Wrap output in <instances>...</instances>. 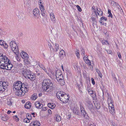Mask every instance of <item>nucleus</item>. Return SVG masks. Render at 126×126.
<instances>
[{
    "label": "nucleus",
    "instance_id": "obj_32",
    "mask_svg": "<svg viewBox=\"0 0 126 126\" xmlns=\"http://www.w3.org/2000/svg\"><path fill=\"white\" fill-rule=\"evenodd\" d=\"M47 106L50 108L52 109L54 107V106L53 105L52 103H48L47 104Z\"/></svg>",
    "mask_w": 126,
    "mask_h": 126
},
{
    "label": "nucleus",
    "instance_id": "obj_34",
    "mask_svg": "<svg viewBox=\"0 0 126 126\" xmlns=\"http://www.w3.org/2000/svg\"><path fill=\"white\" fill-rule=\"evenodd\" d=\"M79 50L78 49H77L76 51L75 52L76 55L78 58H79Z\"/></svg>",
    "mask_w": 126,
    "mask_h": 126
},
{
    "label": "nucleus",
    "instance_id": "obj_1",
    "mask_svg": "<svg viewBox=\"0 0 126 126\" xmlns=\"http://www.w3.org/2000/svg\"><path fill=\"white\" fill-rule=\"evenodd\" d=\"M53 84L49 79H45L42 84V88L44 91L48 92L52 88Z\"/></svg>",
    "mask_w": 126,
    "mask_h": 126
},
{
    "label": "nucleus",
    "instance_id": "obj_2",
    "mask_svg": "<svg viewBox=\"0 0 126 126\" xmlns=\"http://www.w3.org/2000/svg\"><path fill=\"white\" fill-rule=\"evenodd\" d=\"M8 61V58L3 54H0V68H2L6 63Z\"/></svg>",
    "mask_w": 126,
    "mask_h": 126
},
{
    "label": "nucleus",
    "instance_id": "obj_20",
    "mask_svg": "<svg viewBox=\"0 0 126 126\" xmlns=\"http://www.w3.org/2000/svg\"><path fill=\"white\" fill-rule=\"evenodd\" d=\"M26 68L25 67H23L22 68L21 70V73L23 75H24V73H25L27 72L28 70L26 69Z\"/></svg>",
    "mask_w": 126,
    "mask_h": 126
},
{
    "label": "nucleus",
    "instance_id": "obj_43",
    "mask_svg": "<svg viewBox=\"0 0 126 126\" xmlns=\"http://www.w3.org/2000/svg\"><path fill=\"white\" fill-rule=\"evenodd\" d=\"M7 118L5 115L2 116V119L4 121H6L7 120Z\"/></svg>",
    "mask_w": 126,
    "mask_h": 126
},
{
    "label": "nucleus",
    "instance_id": "obj_11",
    "mask_svg": "<svg viewBox=\"0 0 126 126\" xmlns=\"http://www.w3.org/2000/svg\"><path fill=\"white\" fill-rule=\"evenodd\" d=\"M58 79H57L58 83L61 86H63L65 84V82L64 79L63 77H62V76Z\"/></svg>",
    "mask_w": 126,
    "mask_h": 126
},
{
    "label": "nucleus",
    "instance_id": "obj_7",
    "mask_svg": "<svg viewBox=\"0 0 126 126\" xmlns=\"http://www.w3.org/2000/svg\"><path fill=\"white\" fill-rule=\"evenodd\" d=\"M69 97L68 95L66 94H63L62 97L60 99V100L63 103H65L68 102Z\"/></svg>",
    "mask_w": 126,
    "mask_h": 126
},
{
    "label": "nucleus",
    "instance_id": "obj_48",
    "mask_svg": "<svg viewBox=\"0 0 126 126\" xmlns=\"http://www.w3.org/2000/svg\"><path fill=\"white\" fill-rule=\"evenodd\" d=\"M77 7L78 9L79 10L80 12H81L82 11V9L78 5H77Z\"/></svg>",
    "mask_w": 126,
    "mask_h": 126
},
{
    "label": "nucleus",
    "instance_id": "obj_44",
    "mask_svg": "<svg viewBox=\"0 0 126 126\" xmlns=\"http://www.w3.org/2000/svg\"><path fill=\"white\" fill-rule=\"evenodd\" d=\"M5 43V42L3 40H0V45L1 46H3Z\"/></svg>",
    "mask_w": 126,
    "mask_h": 126
},
{
    "label": "nucleus",
    "instance_id": "obj_35",
    "mask_svg": "<svg viewBox=\"0 0 126 126\" xmlns=\"http://www.w3.org/2000/svg\"><path fill=\"white\" fill-rule=\"evenodd\" d=\"M80 52L82 56H84L85 55V51L82 48H81Z\"/></svg>",
    "mask_w": 126,
    "mask_h": 126
},
{
    "label": "nucleus",
    "instance_id": "obj_15",
    "mask_svg": "<svg viewBox=\"0 0 126 126\" xmlns=\"http://www.w3.org/2000/svg\"><path fill=\"white\" fill-rule=\"evenodd\" d=\"M36 107L37 108L41 109L43 106V105L38 102H36L35 104Z\"/></svg>",
    "mask_w": 126,
    "mask_h": 126
},
{
    "label": "nucleus",
    "instance_id": "obj_40",
    "mask_svg": "<svg viewBox=\"0 0 126 126\" xmlns=\"http://www.w3.org/2000/svg\"><path fill=\"white\" fill-rule=\"evenodd\" d=\"M23 92H24L25 93H27L28 92V89L27 87H26L25 86H24V88H23Z\"/></svg>",
    "mask_w": 126,
    "mask_h": 126
},
{
    "label": "nucleus",
    "instance_id": "obj_58",
    "mask_svg": "<svg viewBox=\"0 0 126 126\" xmlns=\"http://www.w3.org/2000/svg\"><path fill=\"white\" fill-rule=\"evenodd\" d=\"M117 54L119 58H121V57L120 53L119 52H118L117 53Z\"/></svg>",
    "mask_w": 126,
    "mask_h": 126
},
{
    "label": "nucleus",
    "instance_id": "obj_18",
    "mask_svg": "<svg viewBox=\"0 0 126 126\" xmlns=\"http://www.w3.org/2000/svg\"><path fill=\"white\" fill-rule=\"evenodd\" d=\"M63 93L60 91L58 92L56 94V96L57 98L58 99H60L61 98V97L63 95Z\"/></svg>",
    "mask_w": 126,
    "mask_h": 126
},
{
    "label": "nucleus",
    "instance_id": "obj_5",
    "mask_svg": "<svg viewBox=\"0 0 126 126\" xmlns=\"http://www.w3.org/2000/svg\"><path fill=\"white\" fill-rule=\"evenodd\" d=\"M7 62H8L5 63L1 69H6V70H10L13 67V65L12 63L9 62V61L8 59V61Z\"/></svg>",
    "mask_w": 126,
    "mask_h": 126
},
{
    "label": "nucleus",
    "instance_id": "obj_63",
    "mask_svg": "<svg viewBox=\"0 0 126 126\" xmlns=\"http://www.w3.org/2000/svg\"><path fill=\"white\" fill-rule=\"evenodd\" d=\"M83 59L85 61L86 60H88V59L87 58V57H86L85 56H84L83 58Z\"/></svg>",
    "mask_w": 126,
    "mask_h": 126
},
{
    "label": "nucleus",
    "instance_id": "obj_37",
    "mask_svg": "<svg viewBox=\"0 0 126 126\" xmlns=\"http://www.w3.org/2000/svg\"><path fill=\"white\" fill-rule=\"evenodd\" d=\"M30 119H28L27 118H25L24 119L23 121L26 123H29L30 122Z\"/></svg>",
    "mask_w": 126,
    "mask_h": 126
},
{
    "label": "nucleus",
    "instance_id": "obj_60",
    "mask_svg": "<svg viewBox=\"0 0 126 126\" xmlns=\"http://www.w3.org/2000/svg\"><path fill=\"white\" fill-rule=\"evenodd\" d=\"M50 48L51 50H52L51 49H52V50L53 51H55V49H53V47L52 46H50Z\"/></svg>",
    "mask_w": 126,
    "mask_h": 126
},
{
    "label": "nucleus",
    "instance_id": "obj_10",
    "mask_svg": "<svg viewBox=\"0 0 126 126\" xmlns=\"http://www.w3.org/2000/svg\"><path fill=\"white\" fill-rule=\"evenodd\" d=\"M55 75L57 79L61 78L62 76V77H63L62 72L60 70H57L56 71Z\"/></svg>",
    "mask_w": 126,
    "mask_h": 126
},
{
    "label": "nucleus",
    "instance_id": "obj_61",
    "mask_svg": "<svg viewBox=\"0 0 126 126\" xmlns=\"http://www.w3.org/2000/svg\"><path fill=\"white\" fill-rule=\"evenodd\" d=\"M25 62L26 63H27V64L30 63V62L29 61L27 60H25Z\"/></svg>",
    "mask_w": 126,
    "mask_h": 126
},
{
    "label": "nucleus",
    "instance_id": "obj_41",
    "mask_svg": "<svg viewBox=\"0 0 126 126\" xmlns=\"http://www.w3.org/2000/svg\"><path fill=\"white\" fill-rule=\"evenodd\" d=\"M116 6H117V7L118 8V9H119L120 10V11L121 12H123V10H122L121 8V7H120V6L118 5H116Z\"/></svg>",
    "mask_w": 126,
    "mask_h": 126
},
{
    "label": "nucleus",
    "instance_id": "obj_51",
    "mask_svg": "<svg viewBox=\"0 0 126 126\" xmlns=\"http://www.w3.org/2000/svg\"><path fill=\"white\" fill-rule=\"evenodd\" d=\"M91 80L92 81V83L93 85H94L95 84V82L94 80L93 79V78H91Z\"/></svg>",
    "mask_w": 126,
    "mask_h": 126
},
{
    "label": "nucleus",
    "instance_id": "obj_4",
    "mask_svg": "<svg viewBox=\"0 0 126 126\" xmlns=\"http://www.w3.org/2000/svg\"><path fill=\"white\" fill-rule=\"evenodd\" d=\"M10 46L12 49L14 53H16L18 51L17 44L15 41H11L10 43Z\"/></svg>",
    "mask_w": 126,
    "mask_h": 126
},
{
    "label": "nucleus",
    "instance_id": "obj_55",
    "mask_svg": "<svg viewBox=\"0 0 126 126\" xmlns=\"http://www.w3.org/2000/svg\"><path fill=\"white\" fill-rule=\"evenodd\" d=\"M47 108L46 107H43L42 109V110L43 111H45L47 110Z\"/></svg>",
    "mask_w": 126,
    "mask_h": 126
},
{
    "label": "nucleus",
    "instance_id": "obj_39",
    "mask_svg": "<svg viewBox=\"0 0 126 126\" xmlns=\"http://www.w3.org/2000/svg\"><path fill=\"white\" fill-rule=\"evenodd\" d=\"M81 112L82 115L84 117L85 116L86 114V113L85 110L81 111Z\"/></svg>",
    "mask_w": 126,
    "mask_h": 126
},
{
    "label": "nucleus",
    "instance_id": "obj_59",
    "mask_svg": "<svg viewBox=\"0 0 126 126\" xmlns=\"http://www.w3.org/2000/svg\"><path fill=\"white\" fill-rule=\"evenodd\" d=\"M113 79L115 82H117L118 81L116 77L115 76L113 77Z\"/></svg>",
    "mask_w": 126,
    "mask_h": 126
},
{
    "label": "nucleus",
    "instance_id": "obj_38",
    "mask_svg": "<svg viewBox=\"0 0 126 126\" xmlns=\"http://www.w3.org/2000/svg\"><path fill=\"white\" fill-rule=\"evenodd\" d=\"M31 115L29 114H27L26 115L27 118L30 120L31 119L32 117L31 116Z\"/></svg>",
    "mask_w": 126,
    "mask_h": 126
},
{
    "label": "nucleus",
    "instance_id": "obj_49",
    "mask_svg": "<svg viewBox=\"0 0 126 126\" xmlns=\"http://www.w3.org/2000/svg\"><path fill=\"white\" fill-rule=\"evenodd\" d=\"M101 19L102 20L106 21L107 20V18L104 16H102L101 17Z\"/></svg>",
    "mask_w": 126,
    "mask_h": 126
},
{
    "label": "nucleus",
    "instance_id": "obj_22",
    "mask_svg": "<svg viewBox=\"0 0 126 126\" xmlns=\"http://www.w3.org/2000/svg\"><path fill=\"white\" fill-rule=\"evenodd\" d=\"M73 112L74 113L77 115L79 114L80 112L78 110V109L76 108H74Z\"/></svg>",
    "mask_w": 126,
    "mask_h": 126
},
{
    "label": "nucleus",
    "instance_id": "obj_45",
    "mask_svg": "<svg viewBox=\"0 0 126 126\" xmlns=\"http://www.w3.org/2000/svg\"><path fill=\"white\" fill-rule=\"evenodd\" d=\"M55 46H56V51H58L59 48V45L58 44H55Z\"/></svg>",
    "mask_w": 126,
    "mask_h": 126
},
{
    "label": "nucleus",
    "instance_id": "obj_54",
    "mask_svg": "<svg viewBox=\"0 0 126 126\" xmlns=\"http://www.w3.org/2000/svg\"><path fill=\"white\" fill-rule=\"evenodd\" d=\"M78 84V83H77V85L78 86V89H80V88H81V87L82 86V84Z\"/></svg>",
    "mask_w": 126,
    "mask_h": 126
},
{
    "label": "nucleus",
    "instance_id": "obj_31",
    "mask_svg": "<svg viewBox=\"0 0 126 126\" xmlns=\"http://www.w3.org/2000/svg\"><path fill=\"white\" fill-rule=\"evenodd\" d=\"M101 42L102 44L103 45H107V43L108 45L109 44V42L106 40H102L101 41Z\"/></svg>",
    "mask_w": 126,
    "mask_h": 126
},
{
    "label": "nucleus",
    "instance_id": "obj_36",
    "mask_svg": "<svg viewBox=\"0 0 126 126\" xmlns=\"http://www.w3.org/2000/svg\"><path fill=\"white\" fill-rule=\"evenodd\" d=\"M34 77H33V76L32 75H31V74L30 75H29L28 76V78L30 79H31L32 80H33V79H34Z\"/></svg>",
    "mask_w": 126,
    "mask_h": 126
},
{
    "label": "nucleus",
    "instance_id": "obj_6",
    "mask_svg": "<svg viewBox=\"0 0 126 126\" xmlns=\"http://www.w3.org/2000/svg\"><path fill=\"white\" fill-rule=\"evenodd\" d=\"M21 89H18L15 90V94L18 96H22L25 94L24 92H23V88Z\"/></svg>",
    "mask_w": 126,
    "mask_h": 126
},
{
    "label": "nucleus",
    "instance_id": "obj_24",
    "mask_svg": "<svg viewBox=\"0 0 126 126\" xmlns=\"http://www.w3.org/2000/svg\"><path fill=\"white\" fill-rule=\"evenodd\" d=\"M85 62L87 64H88V65H89V66L90 67V68H91V66L92 67L93 66V65L92 64H91L90 61H89V59H88L87 60H86L85 61ZM92 68L93 69V67H92Z\"/></svg>",
    "mask_w": 126,
    "mask_h": 126
},
{
    "label": "nucleus",
    "instance_id": "obj_33",
    "mask_svg": "<svg viewBox=\"0 0 126 126\" xmlns=\"http://www.w3.org/2000/svg\"><path fill=\"white\" fill-rule=\"evenodd\" d=\"M91 19L92 21H93V24H95L96 23V20L93 17H92L91 18Z\"/></svg>",
    "mask_w": 126,
    "mask_h": 126
},
{
    "label": "nucleus",
    "instance_id": "obj_52",
    "mask_svg": "<svg viewBox=\"0 0 126 126\" xmlns=\"http://www.w3.org/2000/svg\"><path fill=\"white\" fill-rule=\"evenodd\" d=\"M89 93L90 94H93V91H91V90H88Z\"/></svg>",
    "mask_w": 126,
    "mask_h": 126
},
{
    "label": "nucleus",
    "instance_id": "obj_19",
    "mask_svg": "<svg viewBox=\"0 0 126 126\" xmlns=\"http://www.w3.org/2000/svg\"><path fill=\"white\" fill-rule=\"evenodd\" d=\"M31 107V103L29 102H26L24 106L27 109H30Z\"/></svg>",
    "mask_w": 126,
    "mask_h": 126
},
{
    "label": "nucleus",
    "instance_id": "obj_12",
    "mask_svg": "<svg viewBox=\"0 0 126 126\" xmlns=\"http://www.w3.org/2000/svg\"><path fill=\"white\" fill-rule=\"evenodd\" d=\"M86 102L85 104L87 107L90 109H91L93 106L89 99H86Z\"/></svg>",
    "mask_w": 126,
    "mask_h": 126
},
{
    "label": "nucleus",
    "instance_id": "obj_42",
    "mask_svg": "<svg viewBox=\"0 0 126 126\" xmlns=\"http://www.w3.org/2000/svg\"><path fill=\"white\" fill-rule=\"evenodd\" d=\"M108 13L109 15L108 16L109 17H112V15L111 13L110 10V9L108 10Z\"/></svg>",
    "mask_w": 126,
    "mask_h": 126
},
{
    "label": "nucleus",
    "instance_id": "obj_56",
    "mask_svg": "<svg viewBox=\"0 0 126 126\" xmlns=\"http://www.w3.org/2000/svg\"><path fill=\"white\" fill-rule=\"evenodd\" d=\"M113 101L110 97H109L108 99V101Z\"/></svg>",
    "mask_w": 126,
    "mask_h": 126
},
{
    "label": "nucleus",
    "instance_id": "obj_17",
    "mask_svg": "<svg viewBox=\"0 0 126 126\" xmlns=\"http://www.w3.org/2000/svg\"><path fill=\"white\" fill-rule=\"evenodd\" d=\"M13 101L12 98L9 97L8 98L7 100V104L9 106L12 105Z\"/></svg>",
    "mask_w": 126,
    "mask_h": 126
},
{
    "label": "nucleus",
    "instance_id": "obj_9",
    "mask_svg": "<svg viewBox=\"0 0 126 126\" xmlns=\"http://www.w3.org/2000/svg\"><path fill=\"white\" fill-rule=\"evenodd\" d=\"M113 103L109 104V108L110 110V112L112 114L115 113V112Z\"/></svg>",
    "mask_w": 126,
    "mask_h": 126
},
{
    "label": "nucleus",
    "instance_id": "obj_21",
    "mask_svg": "<svg viewBox=\"0 0 126 126\" xmlns=\"http://www.w3.org/2000/svg\"><path fill=\"white\" fill-rule=\"evenodd\" d=\"M2 81H0V92H3L5 90V89L2 85Z\"/></svg>",
    "mask_w": 126,
    "mask_h": 126
},
{
    "label": "nucleus",
    "instance_id": "obj_30",
    "mask_svg": "<svg viewBox=\"0 0 126 126\" xmlns=\"http://www.w3.org/2000/svg\"><path fill=\"white\" fill-rule=\"evenodd\" d=\"M37 98V94L36 93L34 94L32 96V98L33 100H35Z\"/></svg>",
    "mask_w": 126,
    "mask_h": 126
},
{
    "label": "nucleus",
    "instance_id": "obj_3",
    "mask_svg": "<svg viewBox=\"0 0 126 126\" xmlns=\"http://www.w3.org/2000/svg\"><path fill=\"white\" fill-rule=\"evenodd\" d=\"M23 86H24V85H23L21 81H18L14 83L13 88L14 90L15 91L23 88H23Z\"/></svg>",
    "mask_w": 126,
    "mask_h": 126
},
{
    "label": "nucleus",
    "instance_id": "obj_53",
    "mask_svg": "<svg viewBox=\"0 0 126 126\" xmlns=\"http://www.w3.org/2000/svg\"><path fill=\"white\" fill-rule=\"evenodd\" d=\"M19 52H18V51H17L16 53H15V54H16V57L17 58H19V56L18 55L19 54Z\"/></svg>",
    "mask_w": 126,
    "mask_h": 126
},
{
    "label": "nucleus",
    "instance_id": "obj_62",
    "mask_svg": "<svg viewBox=\"0 0 126 126\" xmlns=\"http://www.w3.org/2000/svg\"><path fill=\"white\" fill-rule=\"evenodd\" d=\"M107 51L108 53L109 54H110L111 53V51L110 50H107Z\"/></svg>",
    "mask_w": 126,
    "mask_h": 126
},
{
    "label": "nucleus",
    "instance_id": "obj_23",
    "mask_svg": "<svg viewBox=\"0 0 126 126\" xmlns=\"http://www.w3.org/2000/svg\"><path fill=\"white\" fill-rule=\"evenodd\" d=\"M40 124L39 122L37 121H34L32 126H39Z\"/></svg>",
    "mask_w": 126,
    "mask_h": 126
},
{
    "label": "nucleus",
    "instance_id": "obj_50",
    "mask_svg": "<svg viewBox=\"0 0 126 126\" xmlns=\"http://www.w3.org/2000/svg\"><path fill=\"white\" fill-rule=\"evenodd\" d=\"M85 110L84 108L83 107V106L82 105H80V110L81 111L83 110Z\"/></svg>",
    "mask_w": 126,
    "mask_h": 126
},
{
    "label": "nucleus",
    "instance_id": "obj_46",
    "mask_svg": "<svg viewBox=\"0 0 126 126\" xmlns=\"http://www.w3.org/2000/svg\"><path fill=\"white\" fill-rule=\"evenodd\" d=\"M3 46L5 48H7L8 47V45L7 44L5 43V42L3 44Z\"/></svg>",
    "mask_w": 126,
    "mask_h": 126
},
{
    "label": "nucleus",
    "instance_id": "obj_28",
    "mask_svg": "<svg viewBox=\"0 0 126 126\" xmlns=\"http://www.w3.org/2000/svg\"><path fill=\"white\" fill-rule=\"evenodd\" d=\"M2 85L3 86V87L5 89L7 88V87L8 86V85H7V83L5 82H2Z\"/></svg>",
    "mask_w": 126,
    "mask_h": 126
},
{
    "label": "nucleus",
    "instance_id": "obj_29",
    "mask_svg": "<svg viewBox=\"0 0 126 126\" xmlns=\"http://www.w3.org/2000/svg\"><path fill=\"white\" fill-rule=\"evenodd\" d=\"M97 12L98 16H101L103 14V12L100 9H99V10H98L97 9Z\"/></svg>",
    "mask_w": 126,
    "mask_h": 126
},
{
    "label": "nucleus",
    "instance_id": "obj_57",
    "mask_svg": "<svg viewBox=\"0 0 126 126\" xmlns=\"http://www.w3.org/2000/svg\"><path fill=\"white\" fill-rule=\"evenodd\" d=\"M42 7H43L42 9H41V8L40 7V8L42 12H44V11L45 10V9H44V7L43 6H42Z\"/></svg>",
    "mask_w": 126,
    "mask_h": 126
},
{
    "label": "nucleus",
    "instance_id": "obj_47",
    "mask_svg": "<svg viewBox=\"0 0 126 126\" xmlns=\"http://www.w3.org/2000/svg\"><path fill=\"white\" fill-rule=\"evenodd\" d=\"M104 35L105 37H106L107 38H109V37L108 36V34L107 33V32H105V33H104Z\"/></svg>",
    "mask_w": 126,
    "mask_h": 126
},
{
    "label": "nucleus",
    "instance_id": "obj_64",
    "mask_svg": "<svg viewBox=\"0 0 126 126\" xmlns=\"http://www.w3.org/2000/svg\"><path fill=\"white\" fill-rule=\"evenodd\" d=\"M98 75L100 76V78H102V75L101 74V73L100 72L99 73H98Z\"/></svg>",
    "mask_w": 126,
    "mask_h": 126
},
{
    "label": "nucleus",
    "instance_id": "obj_8",
    "mask_svg": "<svg viewBox=\"0 0 126 126\" xmlns=\"http://www.w3.org/2000/svg\"><path fill=\"white\" fill-rule=\"evenodd\" d=\"M33 15L35 17L38 18L40 16V14L39 10L37 8H35L33 11Z\"/></svg>",
    "mask_w": 126,
    "mask_h": 126
},
{
    "label": "nucleus",
    "instance_id": "obj_13",
    "mask_svg": "<svg viewBox=\"0 0 126 126\" xmlns=\"http://www.w3.org/2000/svg\"><path fill=\"white\" fill-rule=\"evenodd\" d=\"M20 54L21 57L23 59H27L29 57V56L28 54L24 52H21Z\"/></svg>",
    "mask_w": 126,
    "mask_h": 126
},
{
    "label": "nucleus",
    "instance_id": "obj_16",
    "mask_svg": "<svg viewBox=\"0 0 126 126\" xmlns=\"http://www.w3.org/2000/svg\"><path fill=\"white\" fill-rule=\"evenodd\" d=\"M65 55V52L63 50H61L60 52L59 57L61 59H62Z\"/></svg>",
    "mask_w": 126,
    "mask_h": 126
},
{
    "label": "nucleus",
    "instance_id": "obj_14",
    "mask_svg": "<svg viewBox=\"0 0 126 126\" xmlns=\"http://www.w3.org/2000/svg\"><path fill=\"white\" fill-rule=\"evenodd\" d=\"M50 16L51 20L54 23H55L56 22V19L54 14L52 13H51L50 14Z\"/></svg>",
    "mask_w": 126,
    "mask_h": 126
},
{
    "label": "nucleus",
    "instance_id": "obj_27",
    "mask_svg": "<svg viewBox=\"0 0 126 126\" xmlns=\"http://www.w3.org/2000/svg\"><path fill=\"white\" fill-rule=\"evenodd\" d=\"M39 66L41 68H42L45 72H47V71L44 65H43L42 63H40L39 64Z\"/></svg>",
    "mask_w": 126,
    "mask_h": 126
},
{
    "label": "nucleus",
    "instance_id": "obj_25",
    "mask_svg": "<svg viewBox=\"0 0 126 126\" xmlns=\"http://www.w3.org/2000/svg\"><path fill=\"white\" fill-rule=\"evenodd\" d=\"M27 72H26L25 73H24L23 76L25 77H27L28 78V76L30 75L31 74V72L30 70H28Z\"/></svg>",
    "mask_w": 126,
    "mask_h": 126
},
{
    "label": "nucleus",
    "instance_id": "obj_26",
    "mask_svg": "<svg viewBox=\"0 0 126 126\" xmlns=\"http://www.w3.org/2000/svg\"><path fill=\"white\" fill-rule=\"evenodd\" d=\"M56 120L57 122H59L61 120V117L60 115H57L56 116Z\"/></svg>",
    "mask_w": 126,
    "mask_h": 126
}]
</instances>
